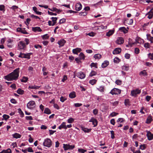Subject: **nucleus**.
Listing matches in <instances>:
<instances>
[{"label":"nucleus","mask_w":153,"mask_h":153,"mask_svg":"<svg viewBox=\"0 0 153 153\" xmlns=\"http://www.w3.org/2000/svg\"><path fill=\"white\" fill-rule=\"evenodd\" d=\"M19 68L14 70L13 72L4 76V79L7 81L16 80L19 76Z\"/></svg>","instance_id":"1"},{"label":"nucleus","mask_w":153,"mask_h":153,"mask_svg":"<svg viewBox=\"0 0 153 153\" xmlns=\"http://www.w3.org/2000/svg\"><path fill=\"white\" fill-rule=\"evenodd\" d=\"M43 145L45 146L50 147L52 145V141L49 138H46L45 140L43 143Z\"/></svg>","instance_id":"2"},{"label":"nucleus","mask_w":153,"mask_h":153,"mask_svg":"<svg viewBox=\"0 0 153 153\" xmlns=\"http://www.w3.org/2000/svg\"><path fill=\"white\" fill-rule=\"evenodd\" d=\"M141 91L138 89L133 90L131 91V96L135 97L137 94H140Z\"/></svg>","instance_id":"3"},{"label":"nucleus","mask_w":153,"mask_h":153,"mask_svg":"<svg viewBox=\"0 0 153 153\" xmlns=\"http://www.w3.org/2000/svg\"><path fill=\"white\" fill-rule=\"evenodd\" d=\"M121 92V90L116 88H114L110 92L112 95L118 94L120 93Z\"/></svg>","instance_id":"4"},{"label":"nucleus","mask_w":153,"mask_h":153,"mask_svg":"<svg viewBox=\"0 0 153 153\" xmlns=\"http://www.w3.org/2000/svg\"><path fill=\"white\" fill-rule=\"evenodd\" d=\"M35 106V103L34 101H31L29 102L27 104V107L28 108L31 109Z\"/></svg>","instance_id":"5"},{"label":"nucleus","mask_w":153,"mask_h":153,"mask_svg":"<svg viewBox=\"0 0 153 153\" xmlns=\"http://www.w3.org/2000/svg\"><path fill=\"white\" fill-rule=\"evenodd\" d=\"M89 122H92L94 127L96 126L97 125L98 121L97 120L93 117L91 118V119L89 120Z\"/></svg>","instance_id":"6"},{"label":"nucleus","mask_w":153,"mask_h":153,"mask_svg":"<svg viewBox=\"0 0 153 153\" xmlns=\"http://www.w3.org/2000/svg\"><path fill=\"white\" fill-rule=\"evenodd\" d=\"M76 75L81 79H84L85 76V74L83 72L81 71L77 73Z\"/></svg>","instance_id":"7"},{"label":"nucleus","mask_w":153,"mask_h":153,"mask_svg":"<svg viewBox=\"0 0 153 153\" xmlns=\"http://www.w3.org/2000/svg\"><path fill=\"white\" fill-rule=\"evenodd\" d=\"M124 42L123 38L122 37H118L116 40V42L117 44L119 45L123 44Z\"/></svg>","instance_id":"8"},{"label":"nucleus","mask_w":153,"mask_h":153,"mask_svg":"<svg viewBox=\"0 0 153 153\" xmlns=\"http://www.w3.org/2000/svg\"><path fill=\"white\" fill-rule=\"evenodd\" d=\"M17 31L18 32H20L24 34H27L28 33L26 31L24 28H22L20 27H18L16 29Z\"/></svg>","instance_id":"9"},{"label":"nucleus","mask_w":153,"mask_h":153,"mask_svg":"<svg viewBox=\"0 0 153 153\" xmlns=\"http://www.w3.org/2000/svg\"><path fill=\"white\" fill-rule=\"evenodd\" d=\"M19 48L20 49H23L26 47L25 43L22 41H20L18 45Z\"/></svg>","instance_id":"10"},{"label":"nucleus","mask_w":153,"mask_h":153,"mask_svg":"<svg viewBox=\"0 0 153 153\" xmlns=\"http://www.w3.org/2000/svg\"><path fill=\"white\" fill-rule=\"evenodd\" d=\"M146 136L149 140H151L153 139V134L149 131H147Z\"/></svg>","instance_id":"11"},{"label":"nucleus","mask_w":153,"mask_h":153,"mask_svg":"<svg viewBox=\"0 0 153 153\" xmlns=\"http://www.w3.org/2000/svg\"><path fill=\"white\" fill-rule=\"evenodd\" d=\"M82 8V5L80 3H77L75 6V10L77 11L80 10Z\"/></svg>","instance_id":"12"},{"label":"nucleus","mask_w":153,"mask_h":153,"mask_svg":"<svg viewBox=\"0 0 153 153\" xmlns=\"http://www.w3.org/2000/svg\"><path fill=\"white\" fill-rule=\"evenodd\" d=\"M121 51V48H117L113 51V53L114 54H116L119 53Z\"/></svg>","instance_id":"13"},{"label":"nucleus","mask_w":153,"mask_h":153,"mask_svg":"<svg viewBox=\"0 0 153 153\" xmlns=\"http://www.w3.org/2000/svg\"><path fill=\"white\" fill-rule=\"evenodd\" d=\"M66 42V41L64 39L59 41L58 43L60 46L59 47L63 46Z\"/></svg>","instance_id":"14"},{"label":"nucleus","mask_w":153,"mask_h":153,"mask_svg":"<svg viewBox=\"0 0 153 153\" xmlns=\"http://www.w3.org/2000/svg\"><path fill=\"white\" fill-rule=\"evenodd\" d=\"M81 51V49L80 48H77L73 49V50L72 51L74 53L78 54V53L80 52Z\"/></svg>","instance_id":"15"},{"label":"nucleus","mask_w":153,"mask_h":153,"mask_svg":"<svg viewBox=\"0 0 153 153\" xmlns=\"http://www.w3.org/2000/svg\"><path fill=\"white\" fill-rule=\"evenodd\" d=\"M62 128H63L65 129H66L65 122H62L61 125L58 127V128L60 130Z\"/></svg>","instance_id":"16"},{"label":"nucleus","mask_w":153,"mask_h":153,"mask_svg":"<svg viewBox=\"0 0 153 153\" xmlns=\"http://www.w3.org/2000/svg\"><path fill=\"white\" fill-rule=\"evenodd\" d=\"M114 32V30H109L107 33H106V36H110L112 35Z\"/></svg>","instance_id":"17"},{"label":"nucleus","mask_w":153,"mask_h":153,"mask_svg":"<svg viewBox=\"0 0 153 153\" xmlns=\"http://www.w3.org/2000/svg\"><path fill=\"white\" fill-rule=\"evenodd\" d=\"M147 36V39L148 40H149L151 43H153V37H152L150 36V34H147L146 35Z\"/></svg>","instance_id":"18"},{"label":"nucleus","mask_w":153,"mask_h":153,"mask_svg":"<svg viewBox=\"0 0 153 153\" xmlns=\"http://www.w3.org/2000/svg\"><path fill=\"white\" fill-rule=\"evenodd\" d=\"M32 30L34 32H36L37 31L41 32L42 30L40 27H36L32 28Z\"/></svg>","instance_id":"19"},{"label":"nucleus","mask_w":153,"mask_h":153,"mask_svg":"<svg viewBox=\"0 0 153 153\" xmlns=\"http://www.w3.org/2000/svg\"><path fill=\"white\" fill-rule=\"evenodd\" d=\"M108 64V61H105L102 63V68H105L107 67Z\"/></svg>","instance_id":"20"},{"label":"nucleus","mask_w":153,"mask_h":153,"mask_svg":"<svg viewBox=\"0 0 153 153\" xmlns=\"http://www.w3.org/2000/svg\"><path fill=\"white\" fill-rule=\"evenodd\" d=\"M152 120V118L151 116H149L147 118L146 123L147 124H149Z\"/></svg>","instance_id":"21"},{"label":"nucleus","mask_w":153,"mask_h":153,"mask_svg":"<svg viewBox=\"0 0 153 153\" xmlns=\"http://www.w3.org/2000/svg\"><path fill=\"white\" fill-rule=\"evenodd\" d=\"M119 30L125 33H127L128 31V30H126L125 27H120L119 28Z\"/></svg>","instance_id":"22"},{"label":"nucleus","mask_w":153,"mask_h":153,"mask_svg":"<svg viewBox=\"0 0 153 153\" xmlns=\"http://www.w3.org/2000/svg\"><path fill=\"white\" fill-rule=\"evenodd\" d=\"M11 149L8 148L7 150H4L2 151L0 153H11Z\"/></svg>","instance_id":"23"},{"label":"nucleus","mask_w":153,"mask_h":153,"mask_svg":"<svg viewBox=\"0 0 153 153\" xmlns=\"http://www.w3.org/2000/svg\"><path fill=\"white\" fill-rule=\"evenodd\" d=\"M82 130L84 131L86 133H88L90 132L91 130V129H88L87 128L84 127H82Z\"/></svg>","instance_id":"24"},{"label":"nucleus","mask_w":153,"mask_h":153,"mask_svg":"<svg viewBox=\"0 0 153 153\" xmlns=\"http://www.w3.org/2000/svg\"><path fill=\"white\" fill-rule=\"evenodd\" d=\"M51 19L52 20V21L53 22V23H52V26H53L56 23V21L57 19V18L52 17L51 18Z\"/></svg>","instance_id":"25"},{"label":"nucleus","mask_w":153,"mask_h":153,"mask_svg":"<svg viewBox=\"0 0 153 153\" xmlns=\"http://www.w3.org/2000/svg\"><path fill=\"white\" fill-rule=\"evenodd\" d=\"M69 97L71 98H74L76 97V94L74 92L71 93L69 94Z\"/></svg>","instance_id":"26"},{"label":"nucleus","mask_w":153,"mask_h":153,"mask_svg":"<svg viewBox=\"0 0 153 153\" xmlns=\"http://www.w3.org/2000/svg\"><path fill=\"white\" fill-rule=\"evenodd\" d=\"M129 66L126 65H124L122 67V68L123 70L125 71H127L129 69Z\"/></svg>","instance_id":"27"},{"label":"nucleus","mask_w":153,"mask_h":153,"mask_svg":"<svg viewBox=\"0 0 153 153\" xmlns=\"http://www.w3.org/2000/svg\"><path fill=\"white\" fill-rule=\"evenodd\" d=\"M24 90H22L21 89L19 88L18 89V90L17 91V93L20 95H22L24 93Z\"/></svg>","instance_id":"28"},{"label":"nucleus","mask_w":153,"mask_h":153,"mask_svg":"<svg viewBox=\"0 0 153 153\" xmlns=\"http://www.w3.org/2000/svg\"><path fill=\"white\" fill-rule=\"evenodd\" d=\"M44 113L47 114H50L51 113V111L49 108H46L45 109Z\"/></svg>","instance_id":"29"},{"label":"nucleus","mask_w":153,"mask_h":153,"mask_svg":"<svg viewBox=\"0 0 153 153\" xmlns=\"http://www.w3.org/2000/svg\"><path fill=\"white\" fill-rule=\"evenodd\" d=\"M79 57L80 59L84 60L85 58V56L84 54L82 52L80 53L79 55Z\"/></svg>","instance_id":"30"},{"label":"nucleus","mask_w":153,"mask_h":153,"mask_svg":"<svg viewBox=\"0 0 153 153\" xmlns=\"http://www.w3.org/2000/svg\"><path fill=\"white\" fill-rule=\"evenodd\" d=\"M13 137L16 138H20L21 137V135L20 134L17 133H15L13 134Z\"/></svg>","instance_id":"31"},{"label":"nucleus","mask_w":153,"mask_h":153,"mask_svg":"<svg viewBox=\"0 0 153 153\" xmlns=\"http://www.w3.org/2000/svg\"><path fill=\"white\" fill-rule=\"evenodd\" d=\"M32 54V53H28L26 54H25V58L27 59H29L30 58V56Z\"/></svg>","instance_id":"32"},{"label":"nucleus","mask_w":153,"mask_h":153,"mask_svg":"<svg viewBox=\"0 0 153 153\" xmlns=\"http://www.w3.org/2000/svg\"><path fill=\"white\" fill-rule=\"evenodd\" d=\"M94 57L95 59H99L101 57V55L100 54L98 53L94 55Z\"/></svg>","instance_id":"33"},{"label":"nucleus","mask_w":153,"mask_h":153,"mask_svg":"<svg viewBox=\"0 0 153 153\" xmlns=\"http://www.w3.org/2000/svg\"><path fill=\"white\" fill-rule=\"evenodd\" d=\"M125 104L126 106L130 105V101L129 99H126L124 101Z\"/></svg>","instance_id":"34"},{"label":"nucleus","mask_w":153,"mask_h":153,"mask_svg":"<svg viewBox=\"0 0 153 153\" xmlns=\"http://www.w3.org/2000/svg\"><path fill=\"white\" fill-rule=\"evenodd\" d=\"M74 121V119L73 118L71 117L68 119L67 120V122L68 123H71Z\"/></svg>","instance_id":"35"},{"label":"nucleus","mask_w":153,"mask_h":153,"mask_svg":"<svg viewBox=\"0 0 153 153\" xmlns=\"http://www.w3.org/2000/svg\"><path fill=\"white\" fill-rule=\"evenodd\" d=\"M28 78L27 77L23 76L22 79H21V81L22 82H27Z\"/></svg>","instance_id":"36"},{"label":"nucleus","mask_w":153,"mask_h":153,"mask_svg":"<svg viewBox=\"0 0 153 153\" xmlns=\"http://www.w3.org/2000/svg\"><path fill=\"white\" fill-rule=\"evenodd\" d=\"M67 145H69V144H63V148H64V150L65 151L69 149H68L69 148V146H67Z\"/></svg>","instance_id":"37"},{"label":"nucleus","mask_w":153,"mask_h":153,"mask_svg":"<svg viewBox=\"0 0 153 153\" xmlns=\"http://www.w3.org/2000/svg\"><path fill=\"white\" fill-rule=\"evenodd\" d=\"M136 42L138 43H140L142 42V41H143L140 38H137L135 40Z\"/></svg>","instance_id":"38"},{"label":"nucleus","mask_w":153,"mask_h":153,"mask_svg":"<svg viewBox=\"0 0 153 153\" xmlns=\"http://www.w3.org/2000/svg\"><path fill=\"white\" fill-rule=\"evenodd\" d=\"M29 88L31 89H38L39 88V87L36 86H29Z\"/></svg>","instance_id":"39"},{"label":"nucleus","mask_w":153,"mask_h":153,"mask_svg":"<svg viewBox=\"0 0 153 153\" xmlns=\"http://www.w3.org/2000/svg\"><path fill=\"white\" fill-rule=\"evenodd\" d=\"M97 74V72L94 71H92L90 74L89 76H94Z\"/></svg>","instance_id":"40"},{"label":"nucleus","mask_w":153,"mask_h":153,"mask_svg":"<svg viewBox=\"0 0 153 153\" xmlns=\"http://www.w3.org/2000/svg\"><path fill=\"white\" fill-rule=\"evenodd\" d=\"M97 82V80L96 79L91 80L89 81V83L92 85H94Z\"/></svg>","instance_id":"41"},{"label":"nucleus","mask_w":153,"mask_h":153,"mask_svg":"<svg viewBox=\"0 0 153 153\" xmlns=\"http://www.w3.org/2000/svg\"><path fill=\"white\" fill-rule=\"evenodd\" d=\"M120 61V59L117 57H116L114 59V62L115 63H118Z\"/></svg>","instance_id":"42"},{"label":"nucleus","mask_w":153,"mask_h":153,"mask_svg":"<svg viewBox=\"0 0 153 153\" xmlns=\"http://www.w3.org/2000/svg\"><path fill=\"white\" fill-rule=\"evenodd\" d=\"M97 63H94V62H92L91 63L90 65V66L91 68L92 67H95L96 68H97Z\"/></svg>","instance_id":"43"},{"label":"nucleus","mask_w":153,"mask_h":153,"mask_svg":"<svg viewBox=\"0 0 153 153\" xmlns=\"http://www.w3.org/2000/svg\"><path fill=\"white\" fill-rule=\"evenodd\" d=\"M3 117L5 120H6L7 119L9 118L10 116L8 115L4 114L3 115Z\"/></svg>","instance_id":"44"},{"label":"nucleus","mask_w":153,"mask_h":153,"mask_svg":"<svg viewBox=\"0 0 153 153\" xmlns=\"http://www.w3.org/2000/svg\"><path fill=\"white\" fill-rule=\"evenodd\" d=\"M25 54L24 53H20L18 57H19L22 58H25Z\"/></svg>","instance_id":"45"},{"label":"nucleus","mask_w":153,"mask_h":153,"mask_svg":"<svg viewBox=\"0 0 153 153\" xmlns=\"http://www.w3.org/2000/svg\"><path fill=\"white\" fill-rule=\"evenodd\" d=\"M78 151L79 152L81 153H84L86 151V150L83 149H78Z\"/></svg>","instance_id":"46"},{"label":"nucleus","mask_w":153,"mask_h":153,"mask_svg":"<svg viewBox=\"0 0 153 153\" xmlns=\"http://www.w3.org/2000/svg\"><path fill=\"white\" fill-rule=\"evenodd\" d=\"M118 114V113H116L115 112H113L112 113H111L110 114V116L113 117L114 116H116Z\"/></svg>","instance_id":"47"},{"label":"nucleus","mask_w":153,"mask_h":153,"mask_svg":"<svg viewBox=\"0 0 153 153\" xmlns=\"http://www.w3.org/2000/svg\"><path fill=\"white\" fill-rule=\"evenodd\" d=\"M111 134V137L112 139H113L115 138L114 135V131H110Z\"/></svg>","instance_id":"48"},{"label":"nucleus","mask_w":153,"mask_h":153,"mask_svg":"<svg viewBox=\"0 0 153 153\" xmlns=\"http://www.w3.org/2000/svg\"><path fill=\"white\" fill-rule=\"evenodd\" d=\"M144 47L146 48H149L150 45L148 43H146L144 44Z\"/></svg>","instance_id":"49"},{"label":"nucleus","mask_w":153,"mask_h":153,"mask_svg":"<svg viewBox=\"0 0 153 153\" xmlns=\"http://www.w3.org/2000/svg\"><path fill=\"white\" fill-rule=\"evenodd\" d=\"M148 57L151 60H153V53H149L148 54Z\"/></svg>","instance_id":"50"},{"label":"nucleus","mask_w":153,"mask_h":153,"mask_svg":"<svg viewBox=\"0 0 153 153\" xmlns=\"http://www.w3.org/2000/svg\"><path fill=\"white\" fill-rule=\"evenodd\" d=\"M42 37L43 39H48L49 38V36L48 34H46L42 36Z\"/></svg>","instance_id":"51"},{"label":"nucleus","mask_w":153,"mask_h":153,"mask_svg":"<svg viewBox=\"0 0 153 153\" xmlns=\"http://www.w3.org/2000/svg\"><path fill=\"white\" fill-rule=\"evenodd\" d=\"M140 50L138 48H135L134 49L135 53L136 54H138L139 53Z\"/></svg>","instance_id":"52"},{"label":"nucleus","mask_w":153,"mask_h":153,"mask_svg":"<svg viewBox=\"0 0 153 153\" xmlns=\"http://www.w3.org/2000/svg\"><path fill=\"white\" fill-rule=\"evenodd\" d=\"M5 6L3 5H0V10L4 11Z\"/></svg>","instance_id":"53"},{"label":"nucleus","mask_w":153,"mask_h":153,"mask_svg":"<svg viewBox=\"0 0 153 153\" xmlns=\"http://www.w3.org/2000/svg\"><path fill=\"white\" fill-rule=\"evenodd\" d=\"M66 100V98L65 97H61L60 98V100L62 102H64Z\"/></svg>","instance_id":"54"},{"label":"nucleus","mask_w":153,"mask_h":153,"mask_svg":"<svg viewBox=\"0 0 153 153\" xmlns=\"http://www.w3.org/2000/svg\"><path fill=\"white\" fill-rule=\"evenodd\" d=\"M115 83L117 85H120L122 83V81L118 79L116 80Z\"/></svg>","instance_id":"55"},{"label":"nucleus","mask_w":153,"mask_h":153,"mask_svg":"<svg viewBox=\"0 0 153 153\" xmlns=\"http://www.w3.org/2000/svg\"><path fill=\"white\" fill-rule=\"evenodd\" d=\"M140 149L142 150H144L146 148V147L145 146V145H141L140 146Z\"/></svg>","instance_id":"56"},{"label":"nucleus","mask_w":153,"mask_h":153,"mask_svg":"<svg viewBox=\"0 0 153 153\" xmlns=\"http://www.w3.org/2000/svg\"><path fill=\"white\" fill-rule=\"evenodd\" d=\"M18 110L19 111V112L20 113V114L21 115V117H23L24 114L23 112L22 111L21 109L20 108H19L18 109Z\"/></svg>","instance_id":"57"},{"label":"nucleus","mask_w":153,"mask_h":153,"mask_svg":"<svg viewBox=\"0 0 153 153\" xmlns=\"http://www.w3.org/2000/svg\"><path fill=\"white\" fill-rule=\"evenodd\" d=\"M48 9L49 10L53 12H56V10H57V9L55 7H53L52 8H48Z\"/></svg>","instance_id":"58"},{"label":"nucleus","mask_w":153,"mask_h":153,"mask_svg":"<svg viewBox=\"0 0 153 153\" xmlns=\"http://www.w3.org/2000/svg\"><path fill=\"white\" fill-rule=\"evenodd\" d=\"M67 79V76L66 75H65L63 76V78L62 79V81L63 82H64Z\"/></svg>","instance_id":"59"},{"label":"nucleus","mask_w":153,"mask_h":153,"mask_svg":"<svg viewBox=\"0 0 153 153\" xmlns=\"http://www.w3.org/2000/svg\"><path fill=\"white\" fill-rule=\"evenodd\" d=\"M66 21V19L64 18L62 19H60L59 21V23L60 24L63 23L65 22Z\"/></svg>","instance_id":"60"},{"label":"nucleus","mask_w":153,"mask_h":153,"mask_svg":"<svg viewBox=\"0 0 153 153\" xmlns=\"http://www.w3.org/2000/svg\"><path fill=\"white\" fill-rule=\"evenodd\" d=\"M93 113L94 115H97L98 113V110L97 109H95L93 110Z\"/></svg>","instance_id":"61"},{"label":"nucleus","mask_w":153,"mask_h":153,"mask_svg":"<svg viewBox=\"0 0 153 153\" xmlns=\"http://www.w3.org/2000/svg\"><path fill=\"white\" fill-rule=\"evenodd\" d=\"M130 55L128 53H126L125 55V57L127 59H129L130 58Z\"/></svg>","instance_id":"62"},{"label":"nucleus","mask_w":153,"mask_h":153,"mask_svg":"<svg viewBox=\"0 0 153 153\" xmlns=\"http://www.w3.org/2000/svg\"><path fill=\"white\" fill-rule=\"evenodd\" d=\"M124 120L123 118H119L117 120V122H120V123H122L123 122Z\"/></svg>","instance_id":"63"},{"label":"nucleus","mask_w":153,"mask_h":153,"mask_svg":"<svg viewBox=\"0 0 153 153\" xmlns=\"http://www.w3.org/2000/svg\"><path fill=\"white\" fill-rule=\"evenodd\" d=\"M153 13V8H152L146 14V15L147 14H151Z\"/></svg>","instance_id":"64"}]
</instances>
